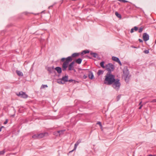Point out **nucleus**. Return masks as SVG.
<instances>
[{"mask_svg": "<svg viewBox=\"0 0 156 156\" xmlns=\"http://www.w3.org/2000/svg\"><path fill=\"white\" fill-rule=\"evenodd\" d=\"M5 150H3L2 151H0V155L4 154L5 153Z\"/></svg>", "mask_w": 156, "mask_h": 156, "instance_id": "obj_26", "label": "nucleus"}, {"mask_svg": "<svg viewBox=\"0 0 156 156\" xmlns=\"http://www.w3.org/2000/svg\"><path fill=\"white\" fill-rule=\"evenodd\" d=\"M2 129L0 128V131H1Z\"/></svg>", "mask_w": 156, "mask_h": 156, "instance_id": "obj_50", "label": "nucleus"}, {"mask_svg": "<svg viewBox=\"0 0 156 156\" xmlns=\"http://www.w3.org/2000/svg\"><path fill=\"white\" fill-rule=\"evenodd\" d=\"M65 130H61L57 131L58 134H59V136H60L61 135L63 134V133L65 131Z\"/></svg>", "mask_w": 156, "mask_h": 156, "instance_id": "obj_14", "label": "nucleus"}, {"mask_svg": "<svg viewBox=\"0 0 156 156\" xmlns=\"http://www.w3.org/2000/svg\"><path fill=\"white\" fill-rule=\"evenodd\" d=\"M0 128L2 129V128H5L3 126H2Z\"/></svg>", "mask_w": 156, "mask_h": 156, "instance_id": "obj_47", "label": "nucleus"}, {"mask_svg": "<svg viewBox=\"0 0 156 156\" xmlns=\"http://www.w3.org/2000/svg\"><path fill=\"white\" fill-rule=\"evenodd\" d=\"M62 80L63 82H67L68 81V75H65L63 76L62 78Z\"/></svg>", "mask_w": 156, "mask_h": 156, "instance_id": "obj_8", "label": "nucleus"}, {"mask_svg": "<svg viewBox=\"0 0 156 156\" xmlns=\"http://www.w3.org/2000/svg\"><path fill=\"white\" fill-rule=\"evenodd\" d=\"M68 69L69 70L71 71L74 69V66L69 64L68 66Z\"/></svg>", "mask_w": 156, "mask_h": 156, "instance_id": "obj_12", "label": "nucleus"}, {"mask_svg": "<svg viewBox=\"0 0 156 156\" xmlns=\"http://www.w3.org/2000/svg\"><path fill=\"white\" fill-rule=\"evenodd\" d=\"M16 95L21 98H26L28 97L27 95L25 92L22 91H20L18 93H17Z\"/></svg>", "mask_w": 156, "mask_h": 156, "instance_id": "obj_6", "label": "nucleus"}, {"mask_svg": "<svg viewBox=\"0 0 156 156\" xmlns=\"http://www.w3.org/2000/svg\"><path fill=\"white\" fill-rule=\"evenodd\" d=\"M81 140L80 139L79 140L75 143L74 147V150H76L77 148V146L79 144L81 143Z\"/></svg>", "mask_w": 156, "mask_h": 156, "instance_id": "obj_11", "label": "nucleus"}, {"mask_svg": "<svg viewBox=\"0 0 156 156\" xmlns=\"http://www.w3.org/2000/svg\"><path fill=\"white\" fill-rule=\"evenodd\" d=\"M144 52L145 54H148L149 53V51L148 50H144Z\"/></svg>", "mask_w": 156, "mask_h": 156, "instance_id": "obj_32", "label": "nucleus"}, {"mask_svg": "<svg viewBox=\"0 0 156 156\" xmlns=\"http://www.w3.org/2000/svg\"><path fill=\"white\" fill-rule=\"evenodd\" d=\"M115 80V76L112 74L106 73L105 76L104 83L107 85H112Z\"/></svg>", "mask_w": 156, "mask_h": 156, "instance_id": "obj_2", "label": "nucleus"}, {"mask_svg": "<svg viewBox=\"0 0 156 156\" xmlns=\"http://www.w3.org/2000/svg\"><path fill=\"white\" fill-rule=\"evenodd\" d=\"M147 156H156V155H152V154H149Z\"/></svg>", "mask_w": 156, "mask_h": 156, "instance_id": "obj_45", "label": "nucleus"}, {"mask_svg": "<svg viewBox=\"0 0 156 156\" xmlns=\"http://www.w3.org/2000/svg\"><path fill=\"white\" fill-rule=\"evenodd\" d=\"M143 30V28L142 27H140L139 29L138 32L140 33H141L142 32Z\"/></svg>", "mask_w": 156, "mask_h": 156, "instance_id": "obj_28", "label": "nucleus"}, {"mask_svg": "<svg viewBox=\"0 0 156 156\" xmlns=\"http://www.w3.org/2000/svg\"><path fill=\"white\" fill-rule=\"evenodd\" d=\"M74 63H75V62L74 61H73L70 64L74 66Z\"/></svg>", "mask_w": 156, "mask_h": 156, "instance_id": "obj_37", "label": "nucleus"}, {"mask_svg": "<svg viewBox=\"0 0 156 156\" xmlns=\"http://www.w3.org/2000/svg\"><path fill=\"white\" fill-rule=\"evenodd\" d=\"M75 81V80H73L72 79H70V80H68V82H71L73 81Z\"/></svg>", "mask_w": 156, "mask_h": 156, "instance_id": "obj_35", "label": "nucleus"}, {"mask_svg": "<svg viewBox=\"0 0 156 156\" xmlns=\"http://www.w3.org/2000/svg\"><path fill=\"white\" fill-rule=\"evenodd\" d=\"M141 103H142V102L141 101V102H140V103H139V105H140L141 104Z\"/></svg>", "mask_w": 156, "mask_h": 156, "instance_id": "obj_49", "label": "nucleus"}, {"mask_svg": "<svg viewBox=\"0 0 156 156\" xmlns=\"http://www.w3.org/2000/svg\"><path fill=\"white\" fill-rule=\"evenodd\" d=\"M82 59L81 58H79L75 60V62L77 64H80L82 62Z\"/></svg>", "mask_w": 156, "mask_h": 156, "instance_id": "obj_18", "label": "nucleus"}, {"mask_svg": "<svg viewBox=\"0 0 156 156\" xmlns=\"http://www.w3.org/2000/svg\"><path fill=\"white\" fill-rule=\"evenodd\" d=\"M119 1L121 2H123V0H118Z\"/></svg>", "mask_w": 156, "mask_h": 156, "instance_id": "obj_48", "label": "nucleus"}, {"mask_svg": "<svg viewBox=\"0 0 156 156\" xmlns=\"http://www.w3.org/2000/svg\"><path fill=\"white\" fill-rule=\"evenodd\" d=\"M32 137L34 139H39L38 134H37L33 135Z\"/></svg>", "mask_w": 156, "mask_h": 156, "instance_id": "obj_22", "label": "nucleus"}, {"mask_svg": "<svg viewBox=\"0 0 156 156\" xmlns=\"http://www.w3.org/2000/svg\"><path fill=\"white\" fill-rule=\"evenodd\" d=\"M50 67L51 68V69L52 70H54V69H55V68H54V66H52Z\"/></svg>", "mask_w": 156, "mask_h": 156, "instance_id": "obj_41", "label": "nucleus"}, {"mask_svg": "<svg viewBox=\"0 0 156 156\" xmlns=\"http://www.w3.org/2000/svg\"><path fill=\"white\" fill-rule=\"evenodd\" d=\"M128 1H126V0H123V2H127Z\"/></svg>", "mask_w": 156, "mask_h": 156, "instance_id": "obj_43", "label": "nucleus"}, {"mask_svg": "<svg viewBox=\"0 0 156 156\" xmlns=\"http://www.w3.org/2000/svg\"><path fill=\"white\" fill-rule=\"evenodd\" d=\"M133 29L134 30H135V31H136L138 30V27L135 26L133 28Z\"/></svg>", "mask_w": 156, "mask_h": 156, "instance_id": "obj_30", "label": "nucleus"}, {"mask_svg": "<svg viewBox=\"0 0 156 156\" xmlns=\"http://www.w3.org/2000/svg\"><path fill=\"white\" fill-rule=\"evenodd\" d=\"M57 72V73L58 74H60L62 72V69L61 67H57L55 68Z\"/></svg>", "mask_w": 156, "mask_h": 156, "instance_id": "obj_10", "label": "nucleus"}, {"mask_svg": "<svg viewBox=\"0 0 156 156\" xmlns=\"http://www.w3.org/2000/svg\"><path fill=\"white\" fill-rule=\"evenodd\" d=\"M106 70L108 72L107 73L111 74V72L115 69V66L112 63H109L105 65Z\"/></svg>", "mask_w": 156, "mask_h": 156, "instance_id": "obj_5", "label": "nucleus"}, {"mask_svg": "<svg viewBox=\"0 0 156 156\" xmlns=\"http://www.w3.org/2000/svg\"><path fill=\"white\" fill-rule=\"evenodd\" d=\"M143 39L145 41H147L149 39V35L147 33H144L143 36Z\"/></svg>", "mask_w": 156, "mask_h": 156, "instance_id": "obj_7", "label": "nucleus"}, {"mask_svg": "<svg viewBox=\"0 0 156 156\" xmlns=\"http://www.w3.org/2000/svg\"><path fill=\"white\" fill-rule=\"evenodd\" d=\"M117 62L119 63V64L120 65L122 66V63H121V62L120 61V60Z\"/></svg>", "mask_w": 156, "mask_h": 156, "instance_id": "obj_39", "label": "nucleus"}, {"mask_svg": "<svg viewBox=\"0 0 156 156\" xmlns=\"http://www.w3.org/2000/svg\"><path fill=\"white\" fill-rule=\"evenodd\" d=\"M74 150V149L72 150V151H70L69 152V153H71L74 150Z\"/></svg>", "mask_w": 156, "mask_h": 156, "instance_id": "obj_46", "label": "nucleus"}, {"mask_svg": "<svg viewBox=\"0 0 156 156\" xmlns=\"http://www.w3.org/2000/svg\"><path fill=\"white\" fill-rule=\"evenodd\" d=\"M54 135L56 136H59V134H58L57 133V131L54 132Z\"/></svg>", "mask_w": 156, "mask_h": 156, "instance_id": "obj_33", "label": "nucleus"}, {"mask_svg": "<svg viewBox=\"0 0 156 156\" xmlns=\"http://www.w3.org/2000/svg\"><path fill=\"white\" fill-rule=\"evenodd\" d=\"M48 70L50 73H51L54 72V70H52L50 67H49L48 68Z\"/></svg>", "mask_w": 156, "mask_h": 156, "instance_id": "obj_24", "label": "nucleus"}, {"mask_svg": "<svg viewBox=\"0 0 156 156\" xmlns=\"http://www.w3.org/2000/svg\"><path fill=\"white\" fill-rule=\"evenodd\" d=\"M151 102H156V99H153L151 101Z\"/></svg>", "mask_w": 156, "mask_h": 156, "instance_id": "obj_36", "label": "nucleus"}, {"mask_svg": "<svg viewBox=\"0 0 156 156\" xmlns=\"http://www.w3.org/2000/svg\"><path fill=\"white\" fill-rule=\"evenodd\" d=\"M87 77V76L84 75L83 76V78L84 79H86Z\"/></svg>", "mask_w": 156, "mask_h": 156, "instance_id": "obj_42", "label": "nucleus"}, {"mask_svg": "<svg viewBox=\"0 0 156 156\" xmlns=\"http://www.w3.org/2000/svg\"><path fill=\"white\" fill-rule=\"evenodd\" d=\"M79 53H73L71 56H69L66 58H62L60 59V63L63 62L62 65V70L63 71H66L68 67L69 63L71 62L73 59L72 57H76L79 56Z\"/></svg>", "mask_w": 156, "mask_h": 156, "instance_id": "obj_1", "label": "nucleus"}, {"mask_svg": "<svg viewBox=\"0 0 156 156\" xmlns=\"http://www.w3.org/2000/svg\"><path fill=\"white\" fill-rule=\"evenodd\" d=\"M142 105H141L140 106V107H139V109H141V108H142Z\"/></svg>", "mask_w": 156, "mask_h": 156, "instance_id": "obj_44", "label": "nucleus"}, {"mask_svg": "<svg viewBox=\"0 0 156 156\" xmlns=\"http://www.w3.org/2000/svg\"><path fill=\"white\" fill-rule=\"evenodd\" d=\"M90 54L91 55H92L94 58H98V54L96 53L90 52Z\"/></svg>", "mask_w": 156, "mask_h": 156, "instance_id": "obj_13", "label": "nucleus"}, {"mask_svg": "<svg viewBox=\"0 0 156 156\" xmlns=\"http://www.w3.org/2000/svg\"><path fill=\"white\" fill-rule=\"evenodd\" d=\"M121 98V95H119L117 97V101H118Z\"/></svg>", "mask_w": 156, "mask_h": 156, "instance_id": "obj_31", "label": "nucleus"}, {"mask_svg": "<svg viewBox=\"0 0 156 156\" xmlns=\"http://www.w3.org/2000/svg\"><path fill=\"white\" fill-rule=\"evenodd\" d=\"M89 52V51L88 50H85L82 51L81 54V55H83L84 54L88 53Z\"/></svg>", "mask_w": 156, "mask_h": 156, "instance_id": "obj_20", "label": "nucleus"}, {"mask_svg": "<svg viewBox=\"0 0 156 156\" xmlns=\"http://www.w3.org/2000/svg\"><path fill=\"white\" fill-rule=\"evenodd\" d=\"M48 135V133H41L40 134H38V137L39 139H40L41 138H42L45 136L46 135L47 136Z\"/></svg>", "mask_w": 156, "mask_h": 156, "instance_id": "obj_9", "label": "nucleus"}, {"mask_svg": "<svg viewBox=\"0 0 156 156\" xmlns=\"http://www.w3.org/2000/svg\"><path fill=\"white\" fill-rule=\"evenodd\" d=\"M8 122V119H6L5 121L4 122V124H6Z\"/></svg>", "mask_w": 156, "mask_h": 156, "instance_id": "obj_34", "label": "nucleus"}, {"mask_svg": "<svg viewBox=\"0 0 156 156\" xmlns=\"http://www.w3.org/2000/svg\"><path fill=\"white\" fill-rule=\"evenodd\" d=\"M155 43L156 44V39L155 40Z\"/></svg>", "mask_w": 156, "mask_h": 156, "instance_id": "obj_51", "label": "nucleus"}, {"mask_svg": "<svg viewBox=\"0 0 156 156\" xmlns=\"http://www.w3.org/2000/svg\"><path fill=\"white\" fill-rule=\"evenodd\" d=\"M97 124H98L100 126L101 128L102 127V125H101V122H98L97 123Z\"/></svg>", "mask_w": 156, "mask_h": 156, "instance_id": "obj_29", "label": "nucleus"}, {"mask_svg": "<svg viewBox=\"0 0 156 156\" xmlns=\"http://www.w3.org/2000/svg\"><path fill=\"white\" fill-rule=\"evenodd\" d=\"M115 15L119 18H121V15L119 14L117 12H116L115 13Z\"/></svg>", "mask_w": 156, "mask_h": 156, "instance_id": "obj_25", "label": "nucleus"}, {"mask_svg": "<svg viewBox=\"0 0 156 156\" xmlns=\"http://www.w3.org/2000/svg\"><path fill=\"white\" fill-rule=\"evenodd\" d=\"M48 87V86L47 85H42L41 87V88H44L45 87Z\"/></svg>", "mask_w": 156, "mask_h": 156, "instance_id": "obj_27", "label": "nucleus"}, {"mask_svg": "<svg viewBox=\"0 0 156 156\" xmlns=\"http://www.w3.org/2000/svg\"><path fill=\"white\" fill-rule=\"evenodd\" d=\"M123 77L126 83H128L129 80L130 76L129 71L126 67H125L123 70Z\"/></svg>", "mask_w": 156, "mask_h": 156, "instance_id": "obj_3", "label": "nucleus"}, {"mask_svg": "<svg viewBox=\"0 0 156 156\" xmlns=\"http://www.w3.org/2000/svg\"><path fill=\"white\" fill-rule=\"evenodd\" d=\"M104 72L102 70H99L97 73V74L98 76H99L101 74H102Z\"/></svg>", "mask_w": 156, "mask_h": 156, "instance_id": "obj_23", "label": "nucleus"}, {"mask_svg": "<svg viewBox=\"0 0 156 156\" xmlns=\"http://www.w3.org/2000/svg\"><path fill=\"white\" fill-rule=\"evenodd\" d=\"M112 60L116 62H118L119 60V59L118 57L113 56L112 58Z\"/></svg>", "mask_w": 156, "mask_h": 156, "instance_id": "obj_17", "label": "nucleus"}, {"mask_svg": "<svg viewBox=\"0 0 156 156\" xmlns=\"http://www.w3.org/2000/svg\"><path fill=\"white\" fill-rule=\"evenodd\" d=\"M16 73L17 74V75L19 76H22L23 75V73H22L20 71L16 70Z\"/></svg>", "mask_w": 156, "mask_h": 156, "instance_id": "obj_19", "label": "nucleus"}, {"mask_svg": "<svg viewBox=\"0 0 156 156\" xmlns=\"http://www.w3.org/2000/svg\"><path fill=\"white\" fill-rule=\"evenodd\" d=\"M119 81V79H115V81L112 84V87L116 90L118 91L119 89L121 86V83Z\"/></svg>", "mask_w": 156, "mask_h": 156, "instance_id": "obj_4", "label": "nucleus"}, {"mask_svg": "<svg viewBox=\"0 0 156 156\" xmlns=\"http://www.w3.org/2000/svg\"><path fill=\"white\" fill-rule=\"evenodd\" d=\"M105 62L104 61H102L100 63V66L103 68H105V66H104V64Z\"/></svg>", "mask_w": 156, "mask_h": 156, "instance_id": "obj_21", "label": "nucleus"}, {"mask_svg": "<svg viewBox=\"0 0 156 156\" xmlns=\"http://www.w3.org/2000/svg\"><path fill=\"white\" fill-rule=\"evenodd\" d=\"M57 82L59 84H63L64 83V82H63L62 80V78L59 79L57 80Z\"/></svg>", "mask_w": 156, "mask_h": 156, "instance_id": "obj_15", "label": "nucleus"}, {"mask_svg": "<svg viewBox=\"0 0 156 156\" xmlns=\"http://www.w3.org/2000/svg\"><path fill=\"white\" fill-rule=\"evenodd\" d=\"M134 32V30L133 29V28H132L131 30V31H130V33H133V32Z\"/></svg>", "mask_w": 156, "mask_h": 156, "instance_id": "obj_38", "label": "nucleus"}, {"mask_svg": "<svg viewBox=\"0 0 156 156\" xmlns=\"http://www.w3.org/2000/svg\"><path fill=\"white\" fill-rule=\"evenodd\" d=\"M88 77L91 79H92L93 78L94 76L92 72H90L88 74Z\"/></svg>", "mask_w": 156, "mask_h": 156, "instance_id": "obj_16", "label": "nucleus"}, {"mask_svg": "<svg viewBox=\"0 0 156 156\" xmlns=\"http://www.w3.org/2000/svg\"><path fill=\"white\" fill-rule=\"evenodd\" d=\"M139 41L140 42H143V41L141 39H139Z\"/></svg>", "mask_w": 156, "mask_h": 156, "instance_id": "obj_40", "label": "nucleus"}]
</instances>
